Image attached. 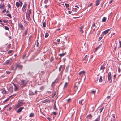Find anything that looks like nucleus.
<instances>
[{"label":"nucleus","instance_id":"obj_23","mask_svg":"<svg viewBox=\"0 0 121 121\" xmlns=\"http://www.w3.org/2000/svg\"><path fill=\"white\" fill-rule=\"evenodd\" d=\"M13 88L12 87H10L9 89V91L11 92H12L13 91Z\"/></svg>","mask_w":121,"mask_h":121},{"label":"nucleus","instance_id":"obj_39","mask_svg":"<svg viewBox=\"0 0 121 121\" xmlns=\"http://www.w3.org/2000/svg\"><path fill=\"white\" fill-rule=\"evenodd\" d=\"M83 99H82V100H80L79 102V103L80 104H81V103H82V101H83Z\"/></svg>","mask_w":121,"mask_h":121},{"label":"nucleus","instance_id":"obj_12","mask_svg":"<svg viewBox=\"0 0 121 121\" xmlns=\"http://www.w3.org/2000/svg\"><path fill=\"white\" fill-rule=\"evenodd\" d=\"M28 29L26 28L25 30L24 33L23 34V36H25L27 34L28 32Z\"/></svg>","mask_w":121,"mask_h":121},{"label":"nucleus","instance_id":"obj_30","mask_svg":"<svg viewBox=\"0 0 121 121\" xmlns=\"http://www.w3.org/2000/svg\"><path fill=\"white\" fill-rule=\"evenodd\" d=\"M22 21L24 22V25H26L27 24V22L25 21V20H24V21L22 20Z\"/></svg>","mask_w":121,"mask_h":121},{"label":"nucleus","instance_id":"obj_10","mask_svg":"<svg viewBox=\"0 0 121 121\" xmlns=\"http://www.w3.org/2000/svg\"><path fill=\"white\" fill-rule=\"evenodd\" d=\"M116 119L115 115L114 114H112V117L111 118V121H114Z\"/></svg>","mask_w":121,"mask_h":121},{"label":"nucleus","instance_id":"obj_59","mask_svg":"<svg viewBox=\"0 0 121 121\" xmlns=\"http://www.w3.org/2000/svg\"><path fill=\"white\" fill-rule=\"evenodd\" d=\"M114 45V48L115 49H116V48H117V46L116 45Z\"/></svg>","mask_w":121,"mask_h":121},{"label":"nucleus","instance_id":"obj_13","mask_svg":"<svg viewBox=\"0 0 121 121\" xmlns=\"http://www.w3.org/2000/svg\"><path fill=\"white\" fill-rule=\"evenodd\" d=\"M23 104H24V103H23L22 102H19L18 103V104L17 105V106L18 107H19L22 105Z\"/></svg>","mask_w":121,"mask_h":121},{"label":"nucleus","instance_id":"obj_4","mask_svg":"<svg viewBox=\"0 0 121 121\" xmlns=\"http://www.w3.org/2000/svg\"><path fill=\"white\" fill-rule=\"evenodd\" d=\"M13 61V59L10 58L9 59L7 60L4 63V64L5 65H9Z\"/></svg>","mask_w":121,"mask_h":121},{"label":"nucleus","instance_id":"obj_38","mask_svg":"<svg viewBox=\"0 0 121 121\" xmlns=\"http://www.w3.org/2000/svg\"><path fill=\"white\" fill-rule=\"evenodd\" d=\"M19 2H20L19 4L20 5V6H21L23 4V3L22 2H20L19 1Z\"/></svg>","mask_w":121,"mask_h":121},{"label":"nucleus","instance_id":"obj_21","mask_svg":"<svg viewBox=\"0 0 121 121\" xmlns=\"http://www.w3.org/2000/svg\"><path fill=\"white\" fill-rule=\"evenodd\" d=\"M66 53L65 52V53L59 54V55L60 56V57H62L64 56Z\"/></svg>","mask_w":121,"mask_h":121},{"label":"nucleus","instance_id":"obj_47","mask_svg":"<svg viewBox=\"0 0 121 121\" xmlns=\"http://www.w3.org/2000/svg\"><path fill=\"white\" fill-rule=\"evenodd\" d=\"M8 22V20H4V23H7Z\"/></svg>","mask_w":121,"mask_h":121},{"label":"nucleus","instance_id":"obj_11","mask_svg":"<svg viewBox=\"0 0 121 121\" xmlns=\"http://www.w3.org/2000/svg\"><path fill=\"white\" fill-rule=\"evenodd\" d=\"M91 95L93 94L94 95H95V93L96 92V91L95 90H92L91 91Z\"/></svg>","mask_w":121,"mask_h":121},{"label":"nucleus","instance_id":"obj_53","mask_svg":"<svg viewBox=\"0 0 121 121\" xmlns=\"http://www.w3.org/2000/svg\"><path fill=\"white\" fill-rule=\"evenodd\" d=\"M10 44H9V45H8L7 46V48H10Z\"/></svg>","mask_w":121,"mask_h":121},{"label":"nucleus","instance_id":"obj_26","mask_svg":"<svg viewBox=\"0 0 121 121\" xmlns=\"http://www.w3.org/2000/svg\"><path fill=\"white\" fill-rule=\"evenodd\" d=\"M101 44L98 47L96 48L95 50V52H96L97 49L101 46Z\"/></svg>","mask_w":121,"mask_h":121},{"label":"nucleus","instance_id":"obj_32","mask_svg":"<svg viewBox=\"0 0 121 121\" xmlns=\"http://www.w3.org/2000/svg\"><path fill=\"white\" fill-rule=\"evenodd\" d=\"M4 29L5 30H9V28L6 26H4Z\"/></svg>","mask_w":121,"mask_h":121},{"label":"nucleus","instance_id":"obj_7","mask_svg":"<svg viewBox=\"0 0 121 121\" xmlns=\"http://www.w3.org/2000/svg\"><path fill=\"white\" fill-rule=\"evenodd\" d=\"M60 38L61 39V41H66L67 40V38L65 36H62L60 37Z\"/></svg>","mask_w":121,"mask_h":121},{"label":"nucleus","instance_id":"obj_24","mask_svg":"<svg viewBox=\"0 0 121 121\" xmlns=\"http://www.w3.org/2000/svg\"><path fill=\"white\" fill-rule=\"evenodd\" d=\"M106 18L105 17H103V19H102V21L103 22H106Z\"/></svg>","mask_w":121,"mask_h":121},{"label":"nucleus","instance_id":"obj_27","mask_svg":"<svg viewBox=\"0 0 121 121\" xmlns=\"http://www.w3.org/2000/svg\"><path fill=\"white\" fill-rule=\"evenodd\" d=\"M34 116V114L33 113H31L30 114L29 117H32Z\"/></svg>","mask_w":121,"mask_h":121},{"label":"nucleus","instance_id":"obj_52","mask_svg":"<svg viewBox=\"0 0 121 121\" xmlns=\"http://www.w3.org/2000/svg\"><path fill=\"white\" fill-rule=\"evenodd\" d=\"M7 6L9 8H10L11 7V6L9 4H8Z\"/></svg>","mask_w":121,"mask_h":121},{"label":"nucleus","instance_id":"obj_44","mask_svg":"<svg viewBox=\"0 0 121 121\" xmlns=\"http://www.w3.org/2000/svg\"><path fill=\"white\" fill-rule=\"evenodd\" d=\"M111 77H108V81H110L111 79Z\"/></svg>","mask_w":121,"mask_h":121},{"label":"nucleus","instance_id":"obj_54","mask_svg":"<svg viewBox=\"0 0 121 121\" xmlns=\"http://www.w3.org/2000/svg\"><path fill=\"white\" fill-rule=\"evenodd\" d=\"M31 10L30 9L29 11V13H28V14H29V15H30V14L31 13Z\"/></svg>","mask_w":121,"mask_h":121},{"label":"nucleus","instance_id":"obj_37","mask_svg":"<svg viewBox=\"0 0 121 121\" xmlns=\"http://www.w3.org/2000/svg\"><path fill=\"white\" fill-rule=\"evenodd\" d=\"M43 26L44 27H45L46 26V23L45 22H43Z\"/></svg>","mask_w":121,"mask_h":121},{"label":"nucleus","instance_id":"obj_63","mask_svg":"<svg viewBox=\"0 0 121 121\" xmlns=\"http://www.w3.org/2000/svg\"><path fill=\"white\" fill-rule=\"evenodd\" d=\"M68 13L69 14H71V12L70 11H69L68 12Z\"/></svg>","mask_w":121,"mask_h":121},{"label":"nucleus","instance_id":"obj_64","mask_svg":"<svg viewBox=\"0 0 121 121\" xmlns=\"http://www.w3.org/2000/svg\"><path fill=\"white\" fill-rule=\"evenodd\" d=\"M107 98L108 99H109L110 98V96H108L107 97Z\"/></svg>","mask_w":121,"mask_h":121},{"label":"nucleus","instance_id":"obj_41","mask_svg":"<svg viewBox=\"0 0 121 121\" xmlns=\"http://www.w3.org/2000/svg\"><path fill=\"white\" fill-rule=\"evenodd\" d=\"M111 73L110 72H109L108 74V77H111Z\"/></svg>","mask_w":121,"mask_h":121},{"label":"nucleus","instance_id":"obj_29","mask_svg":"<svg viewBox=\"0 0 121 121\" xmlns=\"http://www.w3.org/2000/svg\"><path fill=\"white\" fill-rule=\"evenodd\" d=\"M11 72H10L8 71H7L6 72V73L7 74H10Z\"/></svg>","mask_w":121,"mask_h":121},{"label":"nucleus","instance_id":"obj_19","mask_svg":"<svg viewBox=\"0 0 121 121\" xmlns=\"http://www.w3.org/2000/svg\"><path fill=\"white\" fill-rule=\"evenodd\" d=\"M83 26H81L80 28V31L82 33H83Z\"/></svg>","mask_w":121,"mask_h":121},{"label":"nucleus","instance_id":"obj_61","mask_svg":"<svg viewBox=\"0 0 121 121\" xmlns=\"http://www.w3.org/2000/svg\"><path fill=\"white\" fill-rule=\"evenodd\" d=\"M113 1V0H111L109 2V3L110 4V3H112V2Z\"/></svg>","mask_w":121,"mask_h":121},{"label":"nucleus","instance_id":"obj_22","mask_svg":"<svg viewBox=\"0 0 121 121\" xmlns=\"http://www.w3.org/2000/svg\"><path fill=\"white\" fill-rule=\"evenodd\" d=\"M16 5L17 7H19L20 6L19 3L18 2H16Z\"/></svg>","mask_w":121,"mask_h":121},{"label":"nucleus","instance_id":"obj_25","mask_svg":"<svg viewBox=\"0 0 121 121\" xmlns=\"http://www.w3.org/2000/svg\"><path fill=\"white\" fill-rule=\"evenodd\" d=\"M99 82H102V77L101 76H100V78L99 80Z\"/></svg>","mask_w":121,"mask_h":121},{"label":"nucleus","instance_id":"obj_45","mask_svg":"<svg viewBox=\"0 0 121 121\" xmlns=\"http://www.w3.org/2000/svg\"><path fill=\"white\" fill-rule=\"evenodd\" d=\"M54 109L55 110H57V109L55 105L54 107Z\"/></svg>","mask_w":121,"mask_h":121},{"label":"nucleus","instance_id":"obj_55","mask_svg":"<svg viewBox=\"0 0 121 121\" xmlns=\"http://www.w3.org/2000/svg\"><path fill=\"white\" fill-rule=\"evenodd\" d=\"M65 41H61V43H62L63 44H64V43H65Z\"/></svg>","mask_w":121,"mask_h":121},{"label":"nucleus","instance_id":"obj_62","mask_svg":"<svg viewBox=\"0 0 121 121\" xmlns=\"http://www.w3.org/2000/svg\"><path fill=\"white\" fill-rule=\"evenodd\" d=\"M119 42L120 43V47H121V43L120 42V41H119Z\"/></svg>","mask_w":121,"mask_h":121},{"label":"nucleus","instance_id":"obj_17","mask_svg":"<svg viewBox=\"0 0 121 121\" xmlns=\"http://www.w3.org/2000/svg\"><path fill=\"white\" fill-rule=\"evenodd\" d=\"M92 116L91 114H89L86 117L87 118L91 119V118Z\"/></svg>","mask_w":121,"mask_h":121},{"label":"nucleus","instance_id":"obj_57","mask_svg":"<svg viewBox=\"0 0 121 121\" xmlns=\"http://www.w3.org/2000/svg\"><path fill=\"white\" fill-rule=\"evenodd\" d=\"M95 26V23H94L92 25V27H94Z\"/></svg>","mask_w":121,"mask_h":121},{"label":"nucleus","instance_id":"obj_43","mask_svg":"<svg viewBox=\"0 0 121 121\" xmlns=\"http://www.w3.org/2000/svg\"><path fill=\"white\" fill-rule=\"evenodd\" d=\"M48 0H45L44 1V3L45 4H47L48 2Z\"/></svg>","mask_w":121,"mask_h":121},{"label":"nucleus","instance_id":"obj_50","mask_svg":"<svg viewBox=\"0 0 121 121\" xmlns=\"http://www.w3.org/2000/svg\"><path fill=\"white\" fill-rule=\"evenodd\" d=\"M118 72L119 73L121 71V69L119 67H118Z\"/></svg>","mask_w":121,"mask_h":121},{"label":"nucleus","instance_id":"obj_2","mask_svg":"<svg viewBox=\"0 0 121 121\" xmlns=\"http://www.w3.org/2000/svg\"><path fill=\"white\" fill-rule=\"evenodd\" d=\"M14 86V90L15 91H17L21 87L19 84H13Z\"/></svg>","mask_w":121,"mask_h":121},{"label":"nucleus","instance_id":"obj_18","mask_svg":"<svg viewBox=\"0 0 121 121\" xmlns=\"http://www.w3.org/2000/svg\"><path fill=\"white\" fill-rule=\"evenodd\" d=\"M2 93L3 94H5L6 93V91L4 88L2 90Z\"/></svg>","mask_w":121,"mask_h":121},{"label":"nucleus","instance_id":"obj_8","mask_svg":"<svg viewBox=\"0 0 121 121\" xmlns=\"http://www.w3.org/2000/svg\"><path fill=\"white\" fill-rule=\"evenodd\" d=\"M110 30V29H109L106 30L104 31L102 33V34L103 35H105L107 34L109 31Z\"/></svg>","mask_w":121,"mask_h":121},{"label":"nucleus","instance_id":"obj_1","mask_svg":"<svg viewBox=\"0 0 121 121\" xmlns=\"http://www.w3.org/2000/svg\"><path fill=\"white\" fill-rule=\"evenodd\" d=\"M27 82L25 80H21L19 84L21 87L25 86L27 84Z\"/></svg>","mask_w":121,"mask_h":121},{"label":"nucleus","instance_id":"obj_31","mask_svg":"<svg viewBox=\"0 0 121 121\" xmlns=\"http://www.w3.org/2000/svg\"><path fill=\"white\" fill-rule=\"evenodd\" d=\"M62 67V65H61L60 67H59V71L60 72V71L61 69V68Z\"/></svg>","mask_w":121,"mask_h":121},{"label":"nucleus","instance_id":"obj_56","mask_svg":"<svg viewBox=\"0 0 121 121\" xmlns=\"http://www.w3.org/2000/svg\"><path fill=\"white\" fill-rule=\"evenodd\" d=\"M60 41V39H57V42H59Z\"/></svg>","mask_w":121,"mask_h":121},{"label":"nucleus","instance_id":"obj_34","mask_svg":"<svg viewBox=\"0 0 121 121\" xmlns=\"http://www.w3.org/2000/svg\"><path fill=\"white\" fill-rule=\"evenodd\" d=\"M6 15L10 17V18L12 17L11 16V15L10 14H7Z\"/></svg>","mask_w":121,"mask_h":121},{"label":"nucleus","instance_id":"obj_33","mask_svg":"<svg viewBox=\"0 0 121 121\" xmlns=\"http://www.w3.org/2000/svg\"><path fill=\"white\" fill-rule=\"evenodd\" d=\"M102 67V72H103L104 70L105 69V67H104V66L103 65H102L101 66Z\"/></svg>","mask_w":121,"mask_h":121},{"label":"nucleus","instance_id":"obj_15","mask_svg":"<svg viewBox=\"0 0 121 121\" xmlns=\"http://www.w3.org/2000/svg\"><path fill=\"white\" fill-rule=\"evenodd\" d=\"M100 116H98L97 118L95 120H94L93 121H99L100 120Z\"/></svg>","mask_w":121,"mask_h":121},{"label":"nucleus","instance_id":"obj_36","mask_svg":"<svg viewBox=\"0 0 121 121\" xmlns=\"http://www.w3.org/2000/svg\"><path fill=\"white\" fill-rule=\"evenodd\" d=\"M87 57V55H86L85 56V57L83 58V60H85L86 59V58Z\"/></svg>","mask_w":121,"mask_h":121},{"label":"nucleus","instance_id":"obj_51","mask_svg":"<svg viewBox=\"0 0 121 121\" xmlns=\"http://www.w3.org/2000/svg\"><path fill=\"white\" fill-rule=\"evenodd\" d=\"M9 100V98L8 99H6V100H4V102H7V101H8Z\"/></svg>","mask_w":121,"mask_h":121},{"label":"nucleus","instance_id":"obj_42","mask_svg":"<svg viewBox=\"0 0 121 121\" xmlns=\"http://www.w3.org/2000/svg\"><path fill=\"white\" fill-rule=\"evenodd\" d=\"M103 108H104L102 107L100 109V112H99L100 113L101 112H102V111L103 110Z\"/></svg>","mask_w":121,"mask_h":121},{"label":"nucleus","instance_id":"obj_58","mask_svg":"<svg viewBox=\"0 0 121 121\" xmlns=\"http://www.w3.org/2000/svg\"><path fill=\"white\" fill-rule=\"evenodd\" d=\"M53 113L55 115H56V112H53Z\"/></svg>","mask_w":121,"mask_h":121},{"label":"nucleus","instance_id":"obj_6","mask_svg":"<svg viewBox=\"0 0 121 121\" xmlns=\"http://www.w3.org/2000/svg\"><path fill=\"white\" fill-rule=\"evenodd\" d=\"M27 5L26 3H25L23 4V7L22 8V11L23 12L25 11L26 9V6Z\"/></svg>","mask_w":121,"mask_h":121},{"label":"nucleus","instance_id":"obj_28","mask_svg":"<svg viewBox=\"0 0 121 121\" xmlns=\"http://www.w3.org/2000/svg\"><path fill=\"white\" fill-rule=\"evenodd\" d=\"M49 36V34L47 33H46L45 35V38H47Z\"/></svg>","mask_w":121,"mask_h":121},{"label":"nucleus","instance_id":"obj_60","mask_svg":"<svg viewBox=\"0 0 121 121\" xmlns=\"http://www.w3.org/2000/svg\"><path fill=\"white\" fill-rule=\"evenodd\" d=\"M6 11V9H5L2 12L3 13H4V12H5Z\"/></svg>","mask_w":121,"mask_h":121},{"label":"nucleus","instance_id":"obj_16","mask_svg":"<svg viewBox=\"0 0 121 121\" xmlns=\"http://www.w3.org/2000/svg\"><path fill=\"white\" fill-rule=\"evenodd\" d=\"M19 28L21 29L22 30L23 29V26L21 23L19 24Z\"/></svg>","mask_w":121,"mask_h":121},{"label":"nucleus","instance_id":"obj_40","mask_svg":"<svg viewBox=\"0 0 121 121\" xmlns=\"http://www.w3.org/2000/svg\"><path fill=\"white\" fill-rule=\"evenodd\" d=\"M67 82H66L65 84L64 85V88H65V87L66 86H67Z\"/></svg>","mask_w":121,"mask_h":121},{"label":"nucleus","instance_id":"obj_48","mask_svg":"<svg viewBox=\"0 0 121 121\" xmlns=\"http://www.w3.org/2000/svg\"><path fill=\"white\" fill-rule=\"evenodd\" d=\"M71 99L70 98H69L67 100V101L68 102H69L71 100Z\"/></svg>","mask_w":121,"mask_h":121},{"label":"nucleus","instance_id":"obj_20","mask_svg":"<svg viewBox=\"0 0 121 121\" xmlns=\"http://www.w3.org/2000/svg\"><path fill=\"white\" fill-rule=\"evenodd\" d=\"M100 3V1L99 0H97L96 1V5L98 6V5Z\"/></svg>","mask_w":121,"mask_h":121},{"label":"nucleus","instance_id":"obj_9","mask_svg":"<svg viewBox=\"0 0 121 121\" xmlns=\"http://www.w3.org/2000/svg\"><path fill=\"white\" fill-rule=\"evenodd\" d=\"M24 108L23 107H20L19 109L17 110V112L18 113H19L21 112L22 110Z\"/></svg>","mask_w":121,"mask_h":121},{"label":"nucleus","instance_id":"obj_14","mask_svg":"<svg viewBox=\"0 0 121 121\" xmlns=\"http://www.w3.org/2000/svg\"><path fill=\"white\" fill-rule=\"evenodd\" d=\"M4 7V3H1L0 5V8L1 9H3Z\"/></svg>","mask_w":121,"mask_h":121},{"label":"nucleus","instance_id":"obj_46","mask_svg":"<svg viewBox=\"0 0 121 121\" xmlns=\"http://www.w3.org/2000/svg\"><path fill=\"white\" fill-rule=\"evenodd\" d=\"M13 50H10L8 52V53H12V52Z\"/></svg>","mask_w":121,"mask_h":121},{"label":"nucleus","instance_id":"obj_49","mask_svg":"<svg viewBox=\"0 0 121 121\" xmlns=\"http://www.w3.org/2000/svg\"><path fill=\"white\" fill-rule=\"evenodd\" d=\"M102 38V37H99V39H98V40L99 41Z\"/></svg>","mask_w":121,"mask_h":121},{"label":"nucleus","instance_id":"obj_35","mask_svg":"<svg viewBox=\"0 0 121 121\" xmlns=\"http://www.w3.org/2000/svg\"><path fill=\"white\" fill-rule=\"evenodd\" d=\"M66 7V8L68 9V8L69 7V4L67 3H65V4Z\"/></svg>","mask_w":121,"mask_h":121},{"label":"nucleus","instance_id":"obj_5","mask_svg":"<svg viewBox=\"0 0 121 121\" xmlns=\"http://www.w3.org/2000/svg\"><path fill=\"white\" fill-rule=\"evenodd\" d=\"M85 74V72L84 71H82L80 72L79 73L80 78H82L83 76H84Z\"/></svg>","mask_w":121,"mask_h":121},{"label":"nucleus","instance_id":"obj_3","mask_svg":"<svg viewBox=\"0 0 121 121\" xmlns=\"http://www.w3.org/2000/svg\"><path fill=\"white\" fill-rule=\"evenodd\" d=\"M22 67V66L21 65H20L18 63H16L12 69L13 70H15L17 69V67L21 68Z\"/></svg>","mask_w":121,"mask_h":121}]
</instances>
